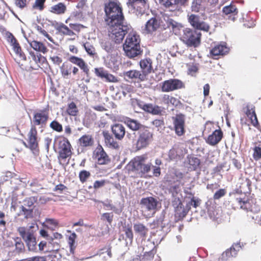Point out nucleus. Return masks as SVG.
I'll return each mask as SVG.
<instances>
[{
  "label": "nucleus",
  "mask_w": 261,
  "mask_h": 261,
  "mask_svg": "<svg viewBox=\"0 0 261 261\" xmlns=\"http://www.w3.org/2000/svg\"><path fill=\"white\" fill-rule=\"evenodd\" d=\"M105 21L109 27V36L115 43L121 42L125 35L128 33L123 46L140 45L139 35L130 24L124 22V17H107Z\"/></svg>",
  "instance_id": "nucleus-1"
},
{
  "label": "nucleus",
  "mask_w": 261,
  "mask_h": 261,
  "mask_svg": "<svg viewBox=\"0 0 261 261\" xmlns=\"http://www.w3.org/2000/svg\"><path fill=\"white\" fill-rule=\"evenodd\" d=\"M146 154L136 156L126 165L125 169L128 174L135 172L141 176L147 177V174L152 169V176L159 177L161 174V169L158 166H153L151 162L147 161Z\"/></svg>",
  "instance_id": "nucleus-2"
},
{
  "label": "nucleus",
  "mask_w": 261,
  "mask_h": 261,
  "mask_svg": "<svg viewBox=\"0 0 261 261\" xmlns=\"http://www.w3.org/2000/svg\"><path fill=\"white\" fill-rule=\"evenodd\" d=\"M53 149L58 154V159L60 163L66 162V159L70 158L73 153L70 142L63 136H59L55 139Z\"/></svg>",
  "instance_id": "nucleus-3"
},
{
  "label": "nucleus",
  "mask_w": 261,
  "mask_h": 261,
  "mask_svg": "<svg viewBox=\"0 0 261 261\" xmlns=\"http://www.w3.org/2000/svg\"><path fill=\"white\" fill-rule=\"evenodd\" d=\"M151 17L146 23L145 30L147 34L151 33L161 27L163 29H166L172 27L173 29L175 28L179 29L182 27L181 24L174 21L169 17L166 19L165 17Z\"/></svg>",
  "instance_id": "nucleus-4"
},
{
  "label": "nucleus",
  "mask_w": 261,
  "mask_h": 261,
  "mask_svg": "<svg viewBox=\"0 0 261 261\" xmlns=\"http://www.w3.org/2000/svg\"><path fill=\"white\" fill-rule=\"evenodd\" d=\"M37 229V225L34 223L29 228L19 227L17 228L19 235L26 243L30 251H34L36 249V241L35 232Z\"/></svg>",
  "instance_id": "nucleus-5"
},
{
  "label": "nucleus",
  "mask_w": 261,
  "mask_h": 261,
  "mask_svg": "<svg viewBox=\"0 0 261 261\" xmlns=\"http://www.w3.org/2000/svg\"><path fill=\"white\" fill-rule=\"evenodd\" d=\"M142 214L145 218L153 217L157 210L158 201L153 197L142 198L140 200Z\"/></svg>",
  "instance_id": "nucleus-6"
},
{
  "label": "nucleus",
  "mask_w": 261,
  "mask_h": 261,
  "mask_svg": "<svg viewBox=\"0 0 261 261\" xmlns=\"http://www.w3.org/2000/svg\"><path fill=\"white\" fill-rule=\"evenodd\" d=\"M138 137L135 144V148L140 150L148 147L153 141V133L150 132L146 127H143L138 132Z\"/></svg>",
  "instance_id": "nucleus-7"
},
{
  "label": "nucleus",
  "mask_w": 261,
  "mask_h": 261,
  "mask_svg": "<svg viewBox=\"0 0 261 261\" xmlns=\"http://www.w3.org/2000/svg\"><path fill=\"white\" fill-rule=\"evenodd\" d=\"M243 110L246 116V119L250 121V123H247L246 119L244 118H242L240 120L242 125L247 126L252 125L259 129L260 125L255 113V107L253 105H247L245 108H244Z\"/></svg>",
  "instance_id": "nucleus-8"
},
{
  "label": "nucleus",
  "mask_w": 261,
  "mask_h": 261,
  "mask_svg": "<svg viewBox=\"0 0 261 261\" xmlns=\"http://www.w3.org/2000/svg\"><path fill=\"white\" fill-rule=\"evenodd\" d=\"M201 34L190 29L184 30L181 39L189 46L197 47L200 42Z\"/></svg>",
  "instance_id": "nucleus-9"
},
{
  "label": "nucleus",
  "mask_w": 261,
  "mask_h": 261,
  "mask_svg": "<svg viewBox=\"0 0 261 261\" xmlns=\"http://www.w3.org/2000/svg\"><path fill=\"white\" fill-rule=\"evenodd\" d=\"M172 205L174 208V215L178 220H182L188 214L191 207V204H186L184 206L180 199L175 198L172 201Z\"/></svg>",
  "instance_id": "nucleus-10"
},
{
  "label": "nucleus",
  "mask_w": 261,
  "mask_h": 261,
  "mask_svg": "<svg viewBox=\"0 0 261 261\" xmlns=\"http://www.w3.org/2000/svg\"><path fill=\"white\" fill-rule=\"evenodd\" d=\"M172 120L175 134L178 137L184 136L186 133L185 115L182 113L177 114L172 117Z\"/></svg>",
  "instance_id": "nucleus-11"
},
{
  "label": "nucleus",
  "mask_w": 261,
  "mask_h": 261,
  "mask_svg": "<svg viewBox=\"0 0 261 261\" xmlns=\"http://www.w3.org/2000/svg\"><path fill=\"white\" fill-rule=\"evenodd\" d=\"M185 84L177 79H170L161 83V90L163 92H169L184 88Z\"/></svg>",
  "instance_id": "nucleus-12"
},
{
  "label": "nucleus",
  "mask_w": 261,
  "mask_h": 261,
  "mask_svg": "<svg viewBox=\"0 0 261 261\" xmlns=\"http://www.w3.org/2000/svg\"><path fill=\"white\" fill-rule=\"evenodd\" d=\"M106 16H123L121 4L118 2L109 1L105 4Z\"/></svg>",
  "instance_id": "nucleus-13"
},
{
  "label": "nucleus",
  "mask_w": 261,
  "mask_h": 261,
  "mask_svg": "<svg viewBox=\"0 0 261 261\" xmlns=\"http://www.w3.org/2000/svg\"><path fill=\"white\" fill-rule=\"evenodd\" d=\"M93 158L98 165H107L111 162V159L104 150L101 145H98L93 152Z\"/></svg>",
  "instance_id": "nucleus-14"
},
{
  "label": "nucleus",
  "mask_w": 261,
  "mask_h": 261,
  "mask_svg": "<svg viewBox=\"0 0 261 261\" xmlns=\"http://www.w3.org/2000/svg\"><path fill=\"white\" fill-rule=\"evenodd\" d=\"M68 60L72 64H75L80 67L87 77L85 82L87 83L89 82L90 79V69L85 61L81 58L73 56L70 57Z\"/></svg>",
  "instance_id": "nucleus-15"
},
{
  "label": "nucleus",
  "mask_w": 261,
  "mask_h": 261,
  "mask_svg": "<svg viewBox=\"0 0 261 261\" xmlns=\"http://www.w3.org/2000/svg\"><path fill=\"white\" fill-rule=\"evenodd\" d=\"M102 136L104 138V141L106 146L109 148L113 149H118L120 147L119 143L113 138L109 131L102 132Z\"/></svg>",
  "instance_id": "nucleus-16"
},
{
  "label": "nucleus",
  "mask_w": 261,
  "mask_h": 261,
  "mask_svg": "<svg viewBox=\"0 0 261 261\" xmlns=\"http://www.w3.org/2000/svg\"><path fill=\"white\" fill-rule=\"evenodd\" d=\"M223 136L222 131L220 129H216L206 139V142L211 146H215L222 140Z\"/></svg>",
  "instance_id": "nucleus-17"
},
{
  "label": "nucleus",
  "mask_w": 261,
  "mask_h": 261,
  "mask_svg": "<svg viewBox=\"0 0 261 261\" xmlns=\"http://www.w3.org/2000/svg\"><path fill=\"white\" fill-rule=\"evenodd\" d=\"M111 132L116 139L122 140L126 134L125 127L121 124L116 123L111 126Z\"/></svg>",
  "instance_id": "nucleus-18"
},
{
  "label": "nucleus",
  "mask_w": 261,
  "mask_h": 261,
  "mask_svg": "<svg viewBox=\"0 0 261 261\" xmlns=\"http://www.w3.org/2000/svg\"><path fill=\"white\" fill-rule=\"evenodd\" d=\"M229 51V48L225 44H217L213 47L210 54L214 59H217V57L224 56Z\"/></svg>",
  "instance_id": "nucleus-19"
},
{
  "label": "nucleus",
  "mask_w": 261,
  "mask_h": 261,
  "mask_svg": "<svg viewBox=\"0 0 261 261\" xmlns=\"http://www.w3.org/2000/svg\"><path fill=\"white\" fill-rule=\"evenodd\" d=\"M134 230L135 233L143 240L146 238L149 231L148 227L141 222L134 224Z\"/></svg>",
  "instance_id": "nucleus-20"
},
{
  "label": "nucleus",
  "mask_w": 261,
  "mask_h": 261,
  "mask_svg": "<svg viewBox=\"0 0 261 261\" xmlns=\"http://www.w3.org/2000/svg\"><path fill=\"white\" fill-rule=\"evenodd\" d=\"M7 40L12 46V48L15 54L20 58L24 59V55L21 53L20 46L12 34L10 33L7 34Z\"/></svg>",
  "instance_id": "nucleus-21"
},
{
  "label": "nucleus",
  "mask_w": 261,
  "mask_h": 261,
  "mask_svg": "<svg viewBox=\"0 0 261 261\" xmlns=\"http://www.w3.org/2000/svg\"><path fill=\"white\" fill-rule=\"evenodd\" d=\"M189 22L194 28L206 32L209 31V25L206 22L200 20L199 17H189Z\"/></svg>",
  "instance_id": "nucleus-22"
},
{
  "label": "nucleus",
  "mask_w": 261,
  "mask_h": 261,
  "mask_svg": "<svg viewBox=\"0 0 261 261\" xmlns=\"http://www.w3.org/2000/svg\"><path fill=\"white\" fill-rule=\"evenodd\" d=\"M122 121L130 129L133 131H140L144 127L137 120L128 117L123 118Z\"/></svg>",
  "instance_id": "nucleus-23"
},
{
  "label": "nucleus",
  "mask_w": 261,
  "mask_h": 261,
  "mask_svg": "<svg viewBox=\"0 0 261 261\" xmlns=\"http://www.w3.org/2000/svg\"><path fill=\"white\" fill-rule=\"evenodd\" d=\"M140 66L141 69V72L146 77L147 75L150 73L152 70V61L150 59H144L140 61Z\"/></svg>",
  "instance_id": "nucleus-24"
},
{
  "label": "nucleus",
  "mask_w": 261,
  "mask_h": 261,
  "mask_svg": "<svg viewBox=\"0 0 261 261\" xmlns=\"http://www.w3.org/2000/svg\"><path fill=\"white\" fill-rule=\"evenodd\" d=\"M124 52L128 58H134L139 55H141L142 51L141 49L140 45L136 46H123Z\"/></svg>",
  "instance_id": "nucleus-25"
},
{
  "label": "nucleus",
  "mask_w": 261,
  "mask_h": 261,
  "mask_svg": "<svg viewBox=\"0 0 261 261\" xmlns=\"http://www.w3.org/2000/svg\"><path fill=\"white\" fill-rule=\"evenodd\" d=\"M78 143L82 147H90L94 144V140L91 135H83L78 140Z\"/></svg>",
  "instance_id": "nucleus-26"
},
{
  "label": "nucleus",
  "mask_w": 261,
  "mask_h": 261,
  "mask_svg": "<svg viewBox=\"0 0 261 261\" xmlns=\"http://www.w3.org/2000/svg\"><path fill=\"white\" fill-rule=\"evenodd\" d=\"M140 107L144 111L153 115H161L162 110L160 107L157 105H153L152 103H146L143 105H139Z\"/></svg>",
  "instance_id": "nucleus-27"
},
{
  "label": "nucleus",
  "mask_w": 261,
  "mask_h": 261,
  "mask_svg": "<svg viewBox=\"0 0 261 261\" xmlns=\"http://www.w3.org/2000/svg\"><path fill=\"white\" fill-rule=\"evenodd\" d=\"M123 75L129 79L138 80L140 81H144L146 79L144 75L140 71L137 70H130L124 72Z\"/></svg>",
  "instance_id": "nucleus-28"
},
{
  "label": "nucleus",
  "mask_w": 261,
  "mask_h": 261,
  "mask_svg": "<svg viewBox=\"0 0 261 261\" xmlns=\"http://www.w3.org/2000/svg\"><path fill=\"white\" fill-rule=\"evenodd\" d=\"M37 131L35 127H32L29 133V147L31 150H35L37 147L36 141Z\"/></svg>",
  "instance_id": "nucleus-29"
},
{
  "label": "nucleus",
  "mask_w": 261,
  "mask_h": 261,
  "mask_svg": "<svg viewBox=\"0 0 261 261\" xmlns=\"http://www.w3.org/2000/svg\"><path fill=\"white\" fill-rule=\"evenodd\" d=\"M48 114L46 112H41L34 116L33 123L35 125H40L45 123L47 119Z\"/></svg>",
  "instance_id": "nucleus-30"
},
{
  "label": "nucleus",
  "mask_w": 261,
  "mask_h": 261,
  "mask_svg": "<svg viewBox=\"0 0 261 261\" xmlns=\"http://www.w3.org/2000/svg\"><path fill=\"white\" fill-rule=\"evenodd\" d=\"M222 11L226 15H231L235 16L238 13V10L236 5L233 3H231L228 6L224 7Z\"/></svg>",
  "instance_id": "nucleus-31"
},
{
  "label": "nucleus",
  "mask_w": 261,
  "mask_h": 261,
  "mask_svg": "<svg viewBox=\"0 0 261 261\" xmlns=\"http://www.w3.org/2000/svg\"><path fill=\"white\" fill-rule=\"evenodd\" d=\"M184 177V174L181 172L174 171L170 173L167 176V181L170 182L180 181Z\"/></svg>",
  "instance_id": "nucleus-32"
},
{
  "label": "nucleus",
  "mask_w": 261,
  "mask_h": 261,
  "mask_svg": "<svg viewBox=\"0 0 261 261\" xmlns=\"http://www.w3.org/2000/svg\"><path fill=\"white\" fill-rule=\"evenodd\" d=\"M66 11V6L62 3H59L51 7V10H50L51 12L58 15L63 14Z\"/></svg>",
  "instance_id": "nucleus-33"
},
{
  "label": "nucleus",
  "mask_w": 261,
  "mask_h": 261,
  "mask_svg": "<svg viewBox=\"0 0 261 261\" xmlns=\"http://www.w3.org/2000/svg\"><path fill=\"white\" fill-rule=\"evenodd\" d=\"M66 113L68 115L72 116H76L77 115L79 110L76 104L73 101L68 104Z\"/></svg>",
  "instance_id": "nucleus-34"
},
{
  "label": "nucleus",
  "mask_w": 261,
  "mask_h": 261,
  "mask_svg": "<svg viewBox=\"0 0 261 261\" xmlns=\"http://www.w3.org/2000/svg\"><path fill=\"white\" fill-rule=\"evenodd\" d=\"M62 238V235L61 233L58 232H53V235L51 236H50V244L51 243V242H53L54 240L56 241L54 243L55 245L54 246V248L52 249L53 251L58 250L59 249V243L61 239Z\"/></svg>",
  "instance_id": "nucleus-35"
},
{
  "label": "nucleus",
  "mask_w": 261,
  "mask_h": 261,
  "mask_svg": "<svg viewBox=\"0 0 261 261\" xmlns=\"http://www.w3.org/2000/svg\"><path fill=\"white\" fill-rule=\"evenodd\" d=\"M72 65L66 62L63 63L60 67V70L62 75L64 78H67L71 74V70L72 69Z\"/></svg>",
  "instance_id": "nucleus-36"
},
{
  "label": "nucleus",
  "mask_w": 261,
  "mask_h": 261,
  "mask_svg": "<svg viewBox=\"0 0 261 261\" xmlns=\"http://www.w3.org/2000/svg\"><path fill=\"white\" fill-rule=\"evenodd\" d=\"M30 46L35 50L45 53L47 52V48L40 42L32 41L29 42Z\"/></svg>",
  "instance_id": "nucleus-37"
},
{
  "label": "nucleus",
  "mask_w": 261,
  "mask_h": 261,
  "mask_svg": "<svg viewBox=\"0 0 261 261\" xmlns=\"http://www.w3.org/2000/svg\"><path fill=\"white\" fill-rule=\"evenodd\" d=\"M200 163V160L198 158L194 156L190 157L189 159V168L191 170H196L198 168H199Z\"/></svg>",
  "instance_id": "nucleus-38"
},
{
  "label": "nucleus",
  "mask_w": 261,
  "mask_h": 261,
  "mask_svg": "<svg viewBox=\"0 0 261 261\" xmlns=\"http://www.w3.org/2000/svg\"><path fill=\"white\" fill-rule=\"evenodd\" d=\"M236 201L240 205L241 208L247 211H253V208L250 206V200H245L241 198H237Z\"/></svg>",
  "instance_id": "nucleus-39"
},
{
  "label": "nucleus",
  "mask_w": 261,
  "mask_h": 261,
  "mask_svg": "<svg viewBox=\"0 0 261 261\" xmlns=\"http://www.w3.org/2000/svg\"><path fill=\"white\" fill-rule=\"evenodd\" d=\"M166 8V11L174 12V15H179L180 14L181 10L180 7L174 2V4L172 3V1H170V5L168 6H165Z\"/></svg>",
  "instance_id": "nucleus-40"
},
{
  "label": "nucleus",
  "mask_w": 261,
  "mask_h": 261,
  "mask_svg": "<svg viewBox=\"0 0 261 261\" xmlns=\"http://www.w3.org/2000/svg\"><path fill=\"white\" fill-rule=\"evenodd\" d=\"M253 158L255 161L261 159V141L255 143V146L253 149Z\"/></svg>",
  "instance_id": "nucleus-41"
},
{
  "label": "nucleus",
  "mask_w": 261,
  "mask_h": 261,
  "mask_svg": "<svg viewBox=\"0 0 261 261\" xmlns=\"http://www.w3.org/2000/svg\"><path fill=\"white\" fill-rule=\"evenodd\" d=\"M123 231L126 236V239H128L130 243L133 242L134 238V234L133 233L132 226L130 224L125 225L123 226Z\"/></svg>",
  "instance_id": "nucleus-42"
},
{
  "label": "nucleus",
  "mask_w": 261,
  "mask_h": 261,
  "mask_svg": "<svg viewBox=\"0 0 261 261\" xmlns=\"http://www.w3.org/2000/svg\"><path fill=\"white\" fill-rule=\"evenodd\" d=\"M139 2L141 3L142 4H145L146 3V0H128V3L130 5L131 7L133 9L134 12L133 13L135 14V15H142V13L141 10H137L136 11L135 9V5H136V3Z\"/></svg>",
  "instance_id": "nucleus-43"
},
{
  "label": "nucleus",
  "mask_w": 261,
  "mask_h": 261,
  "mask_svg": "<svg viewBox=\"0 0 261 261\" xmlns=\"http://www.w3.org/2000/svg\"><path fill=\"white\" fill-rule=\"evenodd\" d=\"M90 176V172L85 170L81 171L79 174L80 180L82 184L86 182Z\"/></svg>",
  "instance_id": "nucleus-44"
},
{
  "label": "nucleus",
  "mask_w": 261,
  "mask_h": 261,
  "mask_svg": "<svg viewBox=\"0 0 261 261\" xmlns=\"http://www.w3.org/2000/svg\"><path fill=\"white\" fill-rule=\"evenodd\" d=\"M241 21L243 22V25L247 28H251L255 25V20L253 17H242Z\"/></svg>",
  "instance_id": "nucleus-45"
},
{
  "label": "nucleus",
  "mask_w": 261,
  "mask_h": 261,
  "mask_svg": "<svg viewBox=\"0 0 261 261\" xmlns=\"http://www.w3.org/2000/svg\"><path fill=\"white\" fill-rule=\"evenodd\" d=\"M162 102L166 105H174L176 101V99L170 95L164 94L162 97Z\"/></svg>",
  "instance_id": "nucleus-46"
},
{
  "label": "nucleus",
  "mask_w": 261,
  "mask_h": 261,
  "mask_svg": "<svg viewBox=\"0 0 261 261\" xmlns=\"http://www.w3.org/2000/svg\"><path fill=\"white\" fill-rule=\"evenodd\" d=\"M83 46L87 54L90 56L93 57L96 54L95 48L90 43L86 42L83 44Z\"/></svg>",
  "instance_id": "nucleus-47"
},
{
  "label": "nucleus",
  "mask_w": 261,
  "mask_h": 261,
  "mask_svg": "<svg viewBox=\"0 0 261 261\" xmlns=\"http://www.w3.org/2000/svg\"><path fill=\"white\" fill-rule=\"evenodd\" d=\"M103 79H105L107 82L118 83L119 80L117 77H116L112 74L110 73L108 71L105 73Z\"/></svg>",
  "instance_id": "nucleus-48"
},
{
  "label": "nucleus",
  "mask_w": 261,
  "mask_h": 261,
  "mask_svg": "<svg viewBox=\"0 0 261 261\" xmlns=\"http://www.w3.org/2000/svg\"><path fill=\"white\" fill-rule=\"evenodd\" d=\"M156 250L154 249L149 251L145 252L143 256L142 259L144 261H150L153 259Z\"/></svg>",
  "instance_id": "nucleus-49"
},
{
  "label": "nucleus",
  "mask_w": 261,
  "mask_h": 261,
  "mask_svg": "<svg viewBox=\"0 0 261 261\" xmlns=\"http://www.w3.org/2000/svg\"><path fill=\"white\" fill-rule=\"evenodd\" d=\"M32 204V202H30L29 201H28V205L29 206L28 208L25 207L23 205L21 206V208L22 212H23V214L25 216L26 218L31 217L32 216V208L31 207Z\"/></svg>",
  "instance_id": "nucleus-50"
},
{
  "label": "nucleus",
  "mask_w": 261,
  "mask_h": 261,
  "mask_svg": "<svg viewBox=\"0 0 261 261\" xmlns=\"http://www.w3.org/2000/svg\"><path fill=\"white\" fill-rule=\"evenodd\" d=\"M58 30L60 32L66 35L71 36L74 34L72 31L70 30L67 26L63 24L59 25L58 28Z\"/></svg>",
  "instance_id": "nucleus-51"
},
{
  "label": "nucleus",
  "mask_w": 261,
  "mask_h": 261,
  "mask_svg": "<svg viewBox=\"0 0 261 261\" xmlns=\"http://www.w3.org/2000/svg\"><path fill=\"white\" fill-rule=\"evenodd\" d=\"M111 249L112 247L110 245L105 246L103 248L99 250L98 254L101 255L103 253H107L109 257L111 258L112 256Z\"/></svg>",
  "instance_id": "nucleus-52"
},
{
  "label": "nucleus",
  "mask_w": 261,
  "mask_h": 261,
  "mask_svg": "<svg viewBox=\"0 0 261 261\" xmlns=\"http://www.w3.org/2000/svg\"><path fill=\"white\" fill-rule=\"evenodd\" d=\"M111 249L112 247L110 245L105 246L103 248L99 250L98 254L101 255L103 253H107L109 257L111 258L112 256Z\"/></svg>",
  "instance_id": "nucleus-53"
},
{
  "label": "nucleus",
  "mask_w": 261,
  "mask_h": 261,
  "mask_svg": "<svg viewBox=\"0 0 261 261\" xmlns=\"http://www.w3.org/2000/svg\"><path fill=\"white\" fill-rule=\"evenodd\" d=\"M107 70H106L103 67H98L94 68V73L96 76L103 79L105 73Z\"/></svg>",
  "instance_id": "nucleus-54"
},
{
  "label": "nucleus",
  "mask_w": 261,
  "mask_h": 261,
  "mask_svg": "<svg viewBox=\"0 0 261 261\" xmlns=\"http://www.w3.org/2000/svg\"><path fill=\"white\" fill-rule=\"evenodd\" d=\"M226 194V191L224 189H220L214 194L213 198L215 200H218Z\"/></svg>",
  "instance_id": "nucleus-55"
},
{
  "label": "nucleus",
  "mask_w": 261,
  "mask_h": 261,
  "mask_svg": "<svg viewBox=\"0 0 261 261\" xmlns=\"http://www.w3.org/2000/svg\"><path fill=\"white\" fill-rule=\"evenodd\" d=\"M30 59H32L36 63L46 61V59L42 57H39L38 55H36L34 53H30Z\"/></svg>",
  "instance_id": "nucleus-56"
},
{
  "label": "nucleus",
  "mask_w": 261,
  "mask_h": 261,
  "mask_svg": "<svg viewBox=\"0 0 261 261\" xmlns=\"http://www.w3.org/2000/svg\"><path fill=\"white\" fill-rule=\"evenodd\" d=\"M50 126L55 130L61 132L63 130L62 125L56 121H53L50 123Z\"/></svg>",
  "instance_id": "nucleus-57"
},
{
  "label": "nucleus",
  "mask_w": 261,
  "mask_h": 261,
  "mask_svg": "<svg viewBox=\"0 0 261 261\" xmlns=\"http://www.w3.org/2000/svg\"><path fill=\"white\" fill-rule=\"evenodd\" d=\"M241 249V246L240 243L234 244L230 248V250L231 251V253L234 257H236L238 254V252Z\"/></svg>",
  "instance_id": "nucleus-58"
},
{
  "label": "nucleus",
  "mask_w": 261,
  "mask_h": 261,
  "mask_svg": "<svg viewBox=\"0 0 261 261\" xmlns=\"http://www.w3.org/2000/svg\"><path fill=\"white\" fill-rule=\"evenodd\" d=\"M168 156L171 160H176L180 158L179 155L177 153V150L175 148H172L169 150Z\"/></svg>",
  "instance_id": "nucleus-59"
},
{
  "label": "nucleus",
  "mask_w": 261,
  "mask_h": 261,
  "mask_svg": "<svg viewBox=\"0 0 261 261\" xmlns=\"http://www.w3.org/2000/svg\"><path fill=\"white\" fill-rule=\"evenodd\" d=\"M45 0H36L35 3L33 5L34 9H38L41 10L43 8L44 3Z\"/></svg>",
  "instance_id": "nucleus-60"
},
{
  "label": "nucleus",
  "mask_w": 261,
  "mask_h": 261,
  "mask_svg": "<svg viewBox=\"0 0 261 261\" xmlns=\"http://www.w3.org/2000/svg\"><path fill=\"white\" fill-rule=\"evenodd\" d=\"M101 219L107 220L109 224H111L113 219V214L112 213H105L101 216Z\"/></svg>",
  "instance_id": "nucleus-61"
},
{
  "label": "nucleus",
  "mask_w": 261,
  "mask_h": 261,
  "mask_svg": "<svg viewBox=\"0 0 261 261\" xmlns=\"http://www.w3.org/2000/svg\"><path fill=\"white\" fill-rule=\"evenodd\" d=\"M152 124L155 127H157L158 130L164 126V121L163 119H155L152 122Z\"/></svg>",
  "instance_id": "nucleus-62"
},
{
  "label": "nucleus",
  "mask_w": 261,
  "mask_h": 261,
  "mask_svg": "<svg viewBox=\"0 0 261 261\" xmlns=\"http://www.w3.org/2000/svg\"><path fill=\"white\" fill-rule=\"evenodd\" d=\"M15 248L17 252L20 253L22 252L24 249L23 243L20 240L18 241L16 240Z\"/></svg>",
  "instance_id": "nucleus-63"
},
{
  "label": "nucleus",
  "mask_w": 261,
  "mask_h": 261,
  "mask_svg": "<svg viewBox=\"0 0 261 261\" xmlns=\"http://www.w3.org/2000/svg\"><path fill=\"white\" fill-rule=\"evenodd\" d=\"M188 71L189 74L193 75L198 71V67L197 64H193L189 66Z\"/></svg>",
  "instance_id": "nucleus-64"
}]
</instances>
